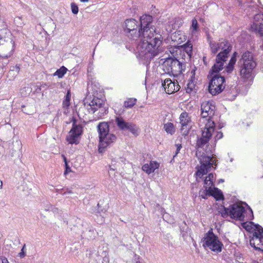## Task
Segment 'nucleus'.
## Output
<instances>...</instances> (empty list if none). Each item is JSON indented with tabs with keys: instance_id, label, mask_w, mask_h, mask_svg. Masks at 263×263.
<instances>
[{
	"instance_id": "obj_1",
	"label": "nucleus",
	"mask_w": 263,
	"mask_h": 263,
	"mask_svg": "<svg viewBox=\"0 0 263 263\" xmlns=\"http://www.w3.org/2000/svg\"><path fill=\"white\" fill-rule=\"evenodd\" d=\"M139 24L142 39L137 49L139 56L146 60H151L162 51V37L156 32V28L152 25L153 18L149 15L140 17Z\"/></svg>"
},
{
	"instance_id": "obj_2",
	"label": "nucleus",
	"mask_w": 263,
	"mask_h": 263,
	"mask_svg": "<svg viewBox=\"0 0 263 263\" xmlns=\"http://www.w3.org/2000/svg\"><path fill=\"white\" fill-rule=\"evenodd\" d=\"M215 126V122L211 121H208L204 126H200L202 134L201 137L198 138L197 140L196 148L197 150L196 153V155L201 164L196 173L197 177L199 178H201L209 172L213 165H216V161L213 160V157L206 156L203 153L200 154L201 152H199L200 148L204 149V146H209V142L214 131Z\"/></svg>"
},
{
	"instance_id": "obj_3",
	"label": "nucleus",
	"mask_w": 263,
	"mask_h": 263,
	"mask_svg": "<svg viewBox=\"0 0 263 263\" xmlns=\"http://www.w3.org/2000/svg\"><path fill=\"white\" fill-rule=\"evenodd\" d=\"M209 44L213 54H216L221 50L216 55L215 63L212 66L213 71L222 70L224 63L227 61L228 55L232 49V45L228 41L222 39L218 43L210 41Z\"/></svg>"
},
{
	"instance_id": "obj_4",
	"label": "nucleus",
	"mask_w": 263,
	"mask_h": 263,
	"mask_svg": "<svg viewBox=\"0 0 263 263\" xmlns=\"http://www.w3.org/2000/svg\"><path fill=\"white\" fill-rule=\"evenodd\" d=\"M243 227L246 231L252 233L250 237V244L255 250L263 252V228L259 224L251 222L249 224L243 223Z\"/></svg>"
},
{
	"instance_id": "obj_5",
	"label": "nucleus",
	"mask_w": 263,
	"mask_h": 263,
	"mask_svg": "<svg viewBox=\"0 0 263 263\" xmlns=\"http://www.w3.org/2000/svg\"><path fill=\"white\" fill-rule=\"evenodd\" d=\"M99 138V152L102 153L111 143L116 141L117 137L114 134L109 133V127L107 122L100 123L98 126Z\"/></svg>"
},
{
	"instance_id": "obj_6",
	"label": "nucleus",
	"mask_w": 263,
	"mask_h": 263,
	"mask_svg": "<svg viewBox=\"0 0 263 263\" xmlns=\"http://www.w3.org/2000/svg\"><path fill=\"white\" fill-rule=\"evenodd\" d=\"M218 211L223 218L230 216L231 218L235 220L240 221L245 220L246 209L240 204L234 203L230 205L229 208L220 205L218 208Z\"/></svg>"
},
{
	"instance_id": "obj_7",
	"label": "nucleus",
	"mask_w": 263,
	"mask_h": 263,
	"mask_svg": "<svg viewBox=\"0 0 263 263\" xmlns=\"http://www.w3.org/2000/svg\"><path fill=\"white\" fill-rule=\"evenodd\" d=\"M220 70H218L217 71H213L212 67L209 71L208 76L210 79L209 91L212 95H216L220 93L225 88L224 76L218 73Z\"/></svg>"
},
{
	"instance_id": "obj_8",
	"label": "nucleus",
	"mask_w": 263,
	"mask_h": 263,
	"mask_svg": "<svg viewBox=\"0 0 263 263\" xmlns=\"http://www.w3.org/2000/svg\"><path fill=\"white\" fill-rule=\"evenodd\" d=\"M238 63L240 65L241 76L246 79L250 78L251 77L253 69L256 66V63L254 60L252 52L246 51L243 53Z\"/></svg>"
},
{
	"instance_id": "obj_9",
	"label": "nucleus",
	"mask_w": 263,
	"mask_h": 263,
	"mask_svg": "<svg viewBox=\"0 0 263 263\" xmlns=\"http://www.w3.org/2000/svg\"><path fill=\"white\" fill-rule=\"evenodd\" d=\"M163 71L169 75L178 76L184 71L185 65L175 58H166L162 64Z\"/></svg>"
},
{
	"instance_id": "obj_10",
	"label": "nucleus",
	"mask_w": 263,
	"mask_h": 263,
	"mask_svg": "<svg viewBox=\"0 0 263 263\" xmlns=\"http://www.w3.org/2000/svg\"><path fill=\"white\" fill-rule=\"evenodd\" d=\"M124 32L131 40L138 41L141 43L142 39L138 22L134 18L127 19L125 21Z\"/></svg>"
},
{
	"instance_id": "obj_11",
	"label": "nucleus",
	"mask_w": 263,
	"mask_h": 263,
	"mask_svg": "<svg viewBox=\"0 0 263 263\" xmlns=\"http://www.w3.org/2000/svg\"><path fill=\"white\" fill-rule=\"evenodd\" d=\"M202 241L203 247H208L214 252H220L222 250L223 244L219 241L218 237L214 234L212 229L205 234Z\"/></svg>"
},
{
	"instance_id": "obj_12",
	"label": "nucleus",
	"mask_w": 263,
	"mask_h": 263,
	"mask_svg": "<svg viewBox=\"0 0 263 263\" xmlns=\"http://www.w3.org/2000/svg\"><path fill=\"white\" fill-rule=\"evenodd\" d=\"M215 106L212 101H205L201 105V118L199 121L200 126L206 124L208 121H213L212 116L215 114Z\"/></svg>"
},
{
	"instance_id": "obj_13",
	"label": "nucleus",
	"mask_w": 263,
	"mask_h": 263,
	"mask_svg": "<svg viewBox=\"0 0 263 263\" xmlns=\"http://www.w3.org/2000/svg\"><path fill=\"white\" fill-rule=\"evenodd\" d=\"M115 123L120 130L123 132L128 131L134 135L137 134L138 127L131 122H126L122 117H116Z\"/></svg>"
},
{
	"instance_id": "obj_14",
	"label": "nucleus",
	"mask_w": 263,
	"mask_h": 263,
	"mask_svg": "<svg viewBox=\"0 0 263 263\" xmlns=\"http://www.w3.org/2000/svg\"><path fill=\"white\" fill-rule=\"evenodd\" d=\"M76 120H73L72 127L67 137V141L70 144L78 143V138L82 134L83 127L80 124H76Z\"/></svg>"
},
{
	"instance_id": "obj_15",
	"label": "nucleus",
	"mask_w": 263,
	"mask_h": 263,
	"mask_svg": "<svg viewBox=\"0 0 263 263\" xmlns=\"http://www.w3.org/2000/svg\"><path fill=\"white\" fill-rule=\"evenodd\" d=\"M180 123L181 125V132L184 136H186L189 133L190 123H191V117L189 114L186 112H182L179 117Z\"/></svg>"
},
{
	"instance_id": "obj_16",
	"label": "nucleus",
	"mask_w": 263,
	"mask_h": 263,
	"mask_svg": "<svg viewBox=\"0 0 263 263\" xmlns=\"http://www.w3.org/2000/svg\"><path fill=\"white\" fill-rule=\"evenodd\" d=\"M162 86L168 94H172L178 91L180 88V86L177 81L175 83L174 81L173 82L170 79H165L162 83Z\"/></svg>"
},
{
	"instance_id": "obj_17",
	"label": "nucleus",
	"mask_w": 263,
	"mask_h": 263,
	"mask_svg": "<svg viewBox=\"0 0 263 263\" xmlns=\"http://www.w3.org/2000/svg\"><path fill=\"white\" fill-rule=\"evenodd\" d=\"M255 20L261 19L263 22V14H258L255 16ZM251 29L252 31L254 32L257 35L260 36H263V23L256 22H254L251 25Z\"/></svg>"
},
{
	"instance_id": "obj_18",
	"label": "nucleus",
	"mask_w": 263,
	"mask_h": 263,
	"mask_svg": "<svg viewBox=\"0 0 263 263\" xmlns=\"http://www.w3.org/2000/svg\"><path fill=\"white\" fill-rule=\"evenodd\" d=\"M103 100L99 98L93 99L91 102L87 106L88 111L89 113H94L98 109H100L99 112L103 111L104 108H102Z\"/></svg>"
},
{
	"instance_id": "obj_19",
	"label": "nucleus",
	"mask_w": 263,
	"mask_h": 263,
	"mask_svg": "<svg viewBox=\"0 0 263 263\" xmlns=\"http://www.w3.org/2000/svg\"><path fill=\"white\" fill-rule=\"evenodd\" d=\"M236 61V59L235 57L232 56L227 66H224L225 70L222 72V73L227 72L228 74H230L232 73V72L234 70V65L235 64Z\"/></svg>"
},
{
	"instance_id": "obj_20",
	"label": "nucleus",
	"mask_w": 263,
	"mask_h": 263,
	"mask_svg": "<svg viewBox=\"0 0 263 263\" xmlns=\"http://www.w3.org/2000/svg\"><path fill=\"white\" fill-rule=\"evenodd\" d=\"M20 70V65H16L15 66H13L8 72V77H10V79H14L18 74Z\"/></svg>"
},
{
	"instance_id": "obj_21",
	"label": "nucleus",
	"mask_w": 263,
	"mask_h": 263,
	"mask_svg": "<svg viewBox=\"0 0 263 263\" xmlns=\"http://www.w3.org/2000/svg\"><path fill=\"white\" fill-rule=\"evenodd\" d=\"M214 185L213 181H208V179L204 180V187L207 194H212L213 186Z\"/></svg>"
},
{
	"instance_id": "obj_22",
	"label": "nucleus",
	"mask_w": 263,
	"mask_h": 263,
	"mask_svg": "<svg viewBox=\"0 0 263 263\" xmlns=\"http://www.w3.org/2000/svg\"><path fill=\"white\" fill-rule=\"evenodd\" d=\"M184 50L187 53L190 58H191L192 54L193 45L190 41H188L185 44L182 46Z\"/></svg>"
},
{
	"instance_id": "obj_23",
	"label": "nucleus",
	"mask_w": 263,
	"mask_h": 263,
	"mask_svg": "<svg viewBox=\"0 0 263 263\" xmlns=\"http://www.w3.org/2000/svg\"><path fill=\"white\" fill-rule=\"evenodd\" d=\"M214 196L217 200H222L224 199L222 193L220 190H219L217 188H214L212 190V194H209Z\"/></svg>"
},
{
	"instance_id": "obj_24",
	"label": "nucleus",
	"mask_w": 263,
	"mask_h": 263,
	"mask_svg": "<svg viewBox=\"0 0 263 263\" xmlns=\"http://www.w3.org/2000/svg\"><path fill=\"white\" fill-rule=\"evenodd\" d=\"M164 129L165 131L171 135H173L175 132V128L174 125L171 122H167L164 124Z\"/></svg>"
},
{
	"instance_id": "obj_25",
	"label": "nucleus",
	"mask_w": 263,
	"mask_h": 263,
	"mask_svg": "<svg viewBox=\"0 0 263 263\" xmlns=\"http://www.w3.org/2000/svg\"><path fill=\"white\" fill-rule=\"evenodd\" d=\"M137 102L135 98H128L124 102V106L125 108H130L133 107Z\"/></svg>"
},
{
	"instance_id": "obj_26",
	"label": "nucleus",
	"mask_w": 263,
	"mask_h": 263,
	"mask_svg": "<svg viewBox=\"0 0 263 263\" xmlns=\"http://www.w3.org/2000/svg\"><path fill=\"white\" fill-rule=\"evenodd\" d=\"M71 99V92L68 90L67 92L65 99L63 101V107L67 108L70 105V101Z\"/></svg>"
},
{
	"instance_id": "obj_27",
	"label": "nucleus",
	"mask_w": 263,
	"mask_h": 263,
	"mask_svg": "<svg viewBox=\"0 0 263 263\" xmlns=\"http://www.w3.org/2000/svg\"><path fill=\"white\" fill-rule=\"evenodd\" d=\"M190 30L192 34L195 33L199 30L198 23L195 18L192 20Z\"/></svg>"
},
{
	"instance_id": "obj_28",
	"label": "nucleus",
	"mask_w": 263,
	"mask_h": 263,
	"mask_svg": "<svg viewBox=\"0 0 263 263\" xmlns=\"http://www.w3.org/2000/svg\"><path fill=\"white\" fill-rule=\"evenodd\" d=\"M67 70V69L65 67L62 66L55 71L54 73V76H57L58 78H62L66 73Z\"/></svg>"
},
{
	"instance_id": "obj_29",
	"label": "nucleus",
	"mask_w": 263,
	"mask_h": 263,
	"mask_svg": "<svg viewBox=\"0 0 263 263\" xmlns=\"http://www.w3.org/2000/svg\"><path fill=\"white\" fill-rule=\"evenodd\" d=\"M56 192L63 195H65L66 194L72 193V191L68 188L56 189Z\"/></svg>"
},
{
	"instance_id": "obj_30",
	"label": "nucleus",
	"mask_w": 263,
	"mask_h": 263,
	"mask_svg": "<svg viewBox=\"0 0 263 263\" xmlns=\"http://www.w3.org/2000/svg\"><path fill=\"white\" fill-rule=\"evenodd\" d=\"M150 166H151L148 164H145L142 166V169L147 174H150L151 173H153Z\"/></svg>"
},
{
	"instance_id": "obj_31",
	"label": "nucleus",
	"mask_w": 263,
	"mask_h": 263,
	"mask_svg": "<svg viewBox=\"0 0 263 263\" xmlns=\"http://www.w3.org/2000/svg\"><path fill=\"white\" fill-rule=\"evenodd\" d=\"M148 164L151 166L150 167L153 172L159 167V163L156 161H151L150 163Z\"/></svg>"
},
{
	"instance_id": "obj_32",
	"label": "nucleus",
	"mask_w": 263,
	"mask_h": 263,
	"mask_svg": "<svg viewBox=\"0 0 263 263\" xmlns=\"http://www.w3.org/2000/svg\"><path fill=\"white\" fill-rule=\"evenodd\" d=\"M70 6H71L72 12L74 14H78V13L79 12V8H78L77 5L76 4H75L74 3H72L70 4Z\"/></svg>"
},
{
	"instance_id": "obj_33",
	"label": "nucleus",
	"mask_w": 263,
	"mask_h": 263,
	"mask_svg": "<svg viewBox=\"0 0 263 263\" xmlns=\"http://www.w3.org/2000/svg\"><path fill=\"white\" fill-rule=\"evenodd\" d=\"M195 85L192 80H191L187 84L186 91L189 92L193 90L194 88Z\"/></svg>"
},
{
	"instance_id": "obj_34",
	"label": "nucleus",
	"mask_w": 263,
	"mask_h": 263,
	"mask_svg": "<svg viewBox=\"0 0 263 263\" xmlns=\"http://www.w3.org/2000/svg\"><path fill=\"white\" fill-rule=\"evenodd\" d=\"M64 162H65V166H66V170H65V171L64 172V174L66 175L70 171V167L67 164L66 158L65 157H64Z\"/></svg>"
},
{
	"instance_id": "obj_35",
	"label": "nucleus",
	"mask_w": 263,
	"mask_h": 263,
	"mask_svg": "<svg viewBox=\"0 0 263 263\" xmlns=\"http://www.w3.org/2000/svg\"><path fill=\"white\" fill-rule=\"evenodd\" d=\"M175 145L176 146V151L175 152V154L174 156V158L177 155V154L179 153V152L182 147V145L180 143L176 144Z\"/></svg>"
},
{
	"instance_id": "obj_36",
	"label": "nucleus",
	"mask_w": 263,
	"mask_h": 263,
	"mask_svg": "<svg viewBox=\"0 0 263 263\" xmlns=\"http://www.w3.org/2000/svg\"><path fill=\"white\" fill-rule=\"evenodd\" d=\"M25 248V245H24V246L23 247V248L21 250V252L20 253H19V254H18V256L21 258L24 257L25 255V251H24Z\"/></svg>"
},
{
	"instance_id": "obj_37",
	"label": "nucleus",
	"mask_w": 263,
	"mask_h": 263,
	"mask_svg": "<svg viewBox=\"0 0 263 263\" xmlns=\"http://www.w3.org/2000/svg\"><path fill=\"white\" fill-rule=\"evenodd\" d=\"M223 137V134L221 132H218L215 136L216 140H219Z\"/></svg>"
},
{
	"instance_id": "obj_38",
	"label": "nucleus",
	"mask_w": 263,
	"mask_h": 263,
	"mask_svg": "<svg viewBox=\"0 0 263 263\" xmlns=\"http://www.w3.org/2000/svg\"><path fill=\"white\" fill-rule=\"evenodd\" d=\"M205 179H208V181H213L214 179V175L212 173H210Z\"/></svg>"
},
{
	"instance_id": "obj_39",
	"label": "nucleus",
	"mask_w": 263,
	"mask_h": 263,
	"mask_svg": "<svg viewBox=\"0 0 263 263\" xmlns=\"http://www.w3.org/2000/svg\"><path fill=\"white\" fill-rule=\"evenodd\" d=\"M0 263H9L7 259L5 257H0Z\"/></svg>"
},
{
	"instance_id": "obj_40",
	"label": "nucleus",
	"mask_w": 263,
	"mask_h": 263,
	"mask_svg": "<svg viewBox=\"0 0 263 263\" xmlns=\"http://www.w3.org/2000/svg\"><path fill=\"white\" fill-rule=\"evenodd\" d=\"M98 213H101V212L105 213L106 212L105 210L104 211L103 209H102V210L100 209V205L99 203H98Z\"/></svg>"
},
{
	"instance_id": "obj_41",
	"label": "nucleus",
	"mask_w": 263,
	"mask_h": 263,
	"mask_svg": "<svg viewBox=\"0 0 263 263\" xmlns=\"http://www.w3.org/2000/svg\"><path fill=\"white\" fill-rule=\"evenodd\" d=\"M116 169V167L114 166V165H111L109 166V171H114Z\"/></svg>"
},
{
	"instance_id": "obj_42",
	"label": "nucleus",
	"mask_w": 263,
	"mask_h": 263,
	"mask_svg": "<svg viewBox=\"0 0 263 263\" xmlns=\"http://www.w3.org/2000/svg\"><path fill=\"white\" fill-rule=\"evenodd\" d=\"M11 44L12 45V47L13 49L11 50V52H12L14 51V42L13 41H11Z\"/></svg>"
},
{
	"instance_id": "obj_43",
	"label": "nucleus",
	"mask_w": 263,
	"mask_h": 263,
	"mask_svg": "<svg viewBox=\"0 0 263 263\" xmlns=\"http://www.w3.org/2000/svg\"><path fill=\"white\" fill-rule=\"evenodd\" d=\"M93 253H95V255H98V252H96V251H95L94 252L92 253V254H90V256H89V257H90V258H93V259H95V258L93 257Z\"/></svg>"
},
{
	"instance_id": "obj_44",
	"label": "nucleus",
	"mask_w": 263,
	"mask_h": 263,
	"mask_svg": "<svg viewBox=\"0 0 263 263\" xmlns=\"http://www.w3.org/2000/svg\"><path fill=\"white\" fill-rule=\"evenodd\" d=\"M195 70H192V71H191V73L192 74V78L194 76V74H195Z\"/></svg>"
},
{
	"instance_id": "obj_45",
	"label": "nucleus",
	"mask_w": 263,
	"mask_h": 263,
	"mask_svg": "<svg viewBox=\"0 0 263 263\" xmlns=\"http://www.w3.org/2000/svg\"><path fill=\"white\" fill-rule=\"evenodd\" d=\"M81 2L85 3V2H88L89 0H80Z\"/></svg>"
},
{
	"instance_id": "obj_46",
	"label": "nucleus",
	"mask_w": 263,
	"mask_h": 263,
	"mask_svg": "<svg viewBox=\"0 0 263 263\" xmlns=\"http://www.w3.org/2000/svg\"><path fill=\"white\" fill-rule=\"evenodd\" d=\"M2 185H3V182L2 181L0 180V188H2Z\"/></svg>"
},
{
	"instance_id": "obj_47",
	"label": "nucleus",
	"mask_w": 263,
	"mask_h": 263,
	"mask_svg": "<svg viewBox=\"0 0 263 263\" xmlns=\"http://www.w3.org/2000/svg\"><path fill=\"white\" fill-rule=\"evenodd\" d=\"M237 52H235L233 53V55H232V56H234V57H235V58H236V55H237Z\"/></svg>"
},
{
	"instance_id": "obj_48",
	"label": "nucleus",
	"mask_w": 263,
	"mask_h": 263,
	"mask_svg": "<svg viewBox=\"0 0 263 263\" xmlns=\"http://www.w3.org/2000/svg\"><path fill=\"white\" fill-rule=\"evenodd\" d=\"M224 182V180H223V179H219V182Z\"/></svg>"
},
{
	"instance_id": "obj_49",
	"label": "nucleus",
	"mask_w": 263,
	"mask_h": 263,
	"mask_svg": "<svg viewBox=\"0 0 263 263\" xmlns=\"http://www.w3.org/2000/svg\"><path fill=\"white\" fill-rule=\"evenodd\" d=\"M106 110H104V112L106 114Z\"/></svg>"
},
{
	"instance_id": "obj_50",
	"label": "nucleus",
	"mask_w": 263,
	"mask_h": 263,
	"mask_svg": "<svg viewBox=\"0 0 263 263\" xmlns=\"http://www.w3.org/2000/svg\"><path fill=\"white\" fill-rule=\"evenodd\" d=\"M254 263H259V262H257V261H256V262H255Z\"/></svg>"
}]
</instances>
